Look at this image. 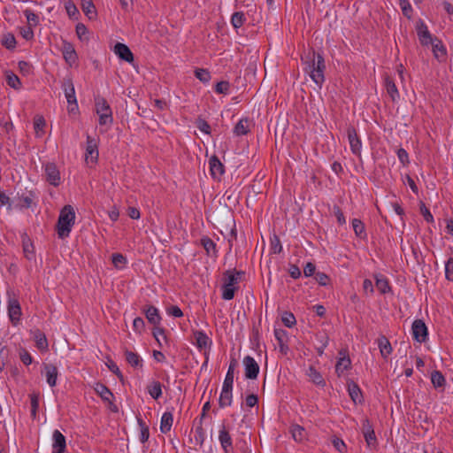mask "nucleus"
Masks as SVG:
<instances>
[{
  "mask_svg": "<svg viewBox=\"0 0 453 453\" xmlns=\"http://www.w3.org/2000/svg\"><path fill=\"white\" fill-rule=\"evenodd\" d=\"M303 62L305 64L304 71L309 73L311 79L318 86L321 87L325 81L324 72L326 69L323 57L312 50L308 53Z\"/></svg>",
  "mask_w": 453,
  "mask_h": 453,
  "instance_id": "f257e3e1",
  "label": "nucleus"
},
{
  "mask_svg": "<svg viewBox=\"0 0 453 453\" xmlns=\"http://www.w3.org/2000/svg\"><path fill=\"white\" fill-rule=\"evenodd\" d=\"M75 221V212L71 205H65L60 211L58 220V234L61 239L69 236Z\"/></svg>",
  "mask_w": 453,
  "mask_h": 453,
  "instance_id": "f03ea898",
  "label": "nucleus"
},
{
  "mask_svg": "<svg viewBox=\"0 0 453 453\" xmlns=\"http://www.w3.org/2000/svg\"><path fill=\"white\" fill-rule=\"evenodd\" d=\"M96 111L99 116V125H111L113 121L111 109L107 101L103 97L96 98Z\"/></svg>",
  "mask_w": 453,
  "mask_h": 453,
  "instance_id": "7ed1b4c3",
  "label": "nucleus"
},
{
  "mask_svg": "<svg viewBox=\"0 0 453 453\" xmlns=\"http://www.w3.org/2000/svg\"><path fill=\"white\" fill-rule=\"evenodd\" d=\"M62 88L68 103V111L75 112L78 110V104L75 96L74 85L72 78L65 77L62 81Z\"/></svg>",
  "mask_w": 453,
  "mask_h": 453,
  "instance_id": "20e7f679",
  "label": "nucleus"
},
{
  "mask_svg": "<svg viewBox=\"0 0 453 453\" xmlns=\"http://www.w3.org/2000/svg\"><path fill=\"white\" fill-rule=\"evenodd\" d=\"M46 180L52 186L58 187L61 183V175L58 168L53 163H48L44 166Z\"/></svg>",
  "mask_w": 453,
  "mask_h": 453,
  "instance_id": "39448f33",
  "label": "nucleus"
},
{
  "mask_svg": "<svg viewBox=\"0 0 453 453\" xmlns=\"http://www.w3.org/2000/svg\"><path fill=\"white\" fill-rule=\"evenodd\" d=\"M61 51L65 61L70 67H73L77 65L78 55L73 45L71 42L64 41Z\"/></svg>",
  "mask_w": 453,
  "mask_h": 453,
  "instance_id": "423d86ee",
  "label": "nucleus"
},
{
  "mask_svg": "<svg viewBox=\"0 0 453 453\" xmlns=\"http://www.w3.org/2000/svg\"><path fill=\"white\" fill-rule=\"evenodd\" d=\"M347 135L352 153L357 156H360L362 142L357 136L356 129L353 127H349L347 128Z\"/></svg>",
  "mask_w": 453,
  "mask_h": 453,
  "instance_id": "0eeeda50",
  "label": "nucleus"
},
{
  "mask_svg": "<svg viewBox=\"0 0 453 453\" xmlns=\"http://www.w3.org/2000/svg\"><path fill=\"white\" fill-rule=\"evenodd\" d=\"M243 365L245 369V377L250 380H254L257 377L259 372V365L256 360L247 356L243 358Z\"/></svg>",
  "mask_w": 453,
  "mask_h": 453,
  "instance_id": "6e6552de",
  "label": "nucleus"
},
{
  "mask_svg": "<svg viewBox=\"0 0 453 453\" xmlns=\"http://www.w3.org/2000/svg\"><path fill=\"white\" fill-rule=\"evenodd\" d=\"M98 149H97V142L96 141L90 137H87V147H86V154H85V160L88 164L90 163H96L98 159Z\"/></svg>",
  "mask_w": 453,
  "mask_h": 453,
  "instance_id": "1a4fd4ad",
  "label": "nucleus"
},
{
  "mask_svg": "<svg viewBox=\"0 0 453 453\" xmlns=\"http://www.w3.org/2000/svg\"><path fill=\"white\" fill-rule=\"evenodd\" d=\"M42 373L45 376L48 385L51 388L57 385L58 376V367L53 364H43Z\"/></svg>",
  "mask_w": 453,
  "mask_h": 453,
  "instance_id": "9d476101",
  "label": "nucleus"
},
{
  "mask_svg": "<svg viewBox=\"0 0 453 453\" xmlns=\"http://www.w3.org/2000/svg\"><path fill=\"white\" fill-rule=\"evenodd\" d=\"M412 334L413 338L418 342H426L427 338V327L426 324L420 320L417 319L412 324Z\"/></svg>",
  "mask_w": 453,
  "mask_h": 453,
  "instance_id": "9b49d317",
  "label": "nucleus"
},
{
  "mask_svg": "<svg viewBox=\"0 0 453 453\" xmlns=\"http://www.w3.org/2000/svg\"><path fill=\"white\" fill-rule=\"evenodd\" d=\"M209 165L212 178L219 180L225 173V167L217 156H212L210 157Z\"/></svg>",
  "mask_w": 453,
  "mask_h": 453,
  "instance_id": "f8f14e48",
  "label": "nucleus"
},
{
  "mask_svg": "<svg viewBox=\"0 0 453 453\" xmlns=\"http://www.w3.org/2000/svg\"><path fill=\"white\" fill-rule=\"evenodd\" d=\"M114 53L122 60L132 63L134 61V55L130 49L124 43L118 42L113 49Z\"/></svg>",
  "mask_w": 453,
  "mask_h": 453,
  "instance_id": "ddd939ff",
  "label": "nucleus"
},
{
  "mask_svg": "<svg viewBox=\"0 0 453 453\" xmlns=\"http://www.w3.org/2000/svg\"><path fill=\"white\" fill-rule=\"evenodd\" d=\"M53 439V453H63L65 449V438L58 430H55L52 434Z\"/></svg>",
  "mask_w": 453,
  "mask_h": 453,
  "instance_id": "4468645a",
  "label": "nucleus"
},
{
  "mask_svg": "<svg viewBox=\"0 0 453 453\" xmlns=\"http://www.w3.org/2000/svg\"><path fill=\"white\" fill-rule=\"evenodd\" d=\"M362 431L367 445L369 447L374 446L376 443V436L370 422L367 419L363 422Z\"/></svg>",
  "mask_w": 453,
  "mask_h": 453,
  "instance_id": "2eb2a0df",
  "label": "nucleus"
},
{
  "mask_svg": "<svg viewBox=\"0 0 453 453\" xmlns=\"http://www.w3.org/2000/svg\"><path fill=\"white\" fill-rule=\"evenodd\" d=\"M9 317L13 324H16L20 318L21 309L16 299H11L8 305Z\"/></svg>",
  "mask_w": 453,
  "mask_h": 453,
  "instance_id": "dca6fc26",
  "label": "nucleus"
},
{
  "mask_svg": "<svg viewBox=\"0 0 453 453\" xmlns=\"http://www.w3.org/2000/svg\"><path fill=\"white\" fill-rule=\"evenodd\" d=\"M289 432L292 435V438L296 442H303L308 438V434H307L306 430L304 429V427H303L297 424L292 425L290 426Z\"/></svg>",
  "mask_w": 453,
  "mask_h": 453,
  "instance_id": "f3484780",
  "label": "nucleus"
},
{
  "mask_svg": "<svg viewBox=\"0 0 453 453\" xmlns=\"http://www.w3.org/2000/svg\"><path fill=\"white\" fill-rule=\"evenodd\" d=\"M242 273L241 272H232V271H226L224 273V285L226 287H232L235 288V285L239 283Z\"/></svg>",
  "mask_w": 453,
  "mask_h": 453,
  "instance_id": "a211bd4d",
  "label": "nucleus"
},
{
  "mask_svg": "<svg viewBox=\"0 0 453 453\" xmlns=\"http://www.w3.org/2000/svg\"><path fill=\"white\" fill-rule=\"evenodd\" d=\"M232 389L233 387H222L221 394L219 396L220 407H226L231 405L233 399Z\"/></svg>",
  "mask_w": 453,
  "mask_h": 453,
  "instance_id": "6ab92c4d",
  "label": "nucleus"
},
{
  "mask_svg": "<svg viewBox=\"0 0 453 453\" xmlns=\"http://www.w3.org/2000/svg\"><path fill=\"white\" fill-rule=\"evenodd\" d=\"M418 35L421 44L429 45L433 43L431 35L424 23L418 27Z\"/></svg>",
  "mask_w": 453,
  "mask_h": 453,
  "instance_id": "aec40b11",
  "label": "nucleus"
},
{
  "mask_svg": "<svg viewBox=\"0 0 453 453\" xmlns=\"http://www.w3.org/2000/svg\"><path fill=\"white\" fill-rule=\"evenodd\" d=\"M306 375L309 377V380L312 381L314 384L321 387L325 386V380L322 375L313 366L309 367V369L306 372Z\"/></svg>",
  "mask_w": 453,
  "mask_h": 453,
  "instance_id": "412c9836",
  "label": "nucleus"
},
{
  "mask_svg": "<svg viewBox=\"0 0 453 453\" xmlns=\"http://www.w3.org/2000/svg\"><path fill=\"white\" fill-rule=\"evenodd\" d=\"M251 122L248 119H242L234 127V132L236 135H245L250 132Z\"/></svg>",
  "mask_w": 453,
  "mask_h": 453,
  "instance_id": "4be33fe9",
  "label": "nucleus"
},
{
  "mask_svg": "<svg viewBox=\"0 0 453 453\" xmlns=\"http://www.w3.org/2000/svg\"><path fill=\"white\" fill-rule=\"evenodd\" d=\"M340 355L342 357L339 358L335 365V372L339 376H341L350 365V359L347 357L342 351L340 352Z\"/></svg>",
  "mask_w": 453,
  "mask_h": 453,
  "instance_id": "5701e85b",
  "label": "nucleus"
},
{
  "mask_svg": "<svg viewBox=\"0 0 453 453\" xmlns=\"http://www.w3.org/2000/svg\"><path fill=\"white\" fill-rule=\"evenodd\" d=\"M34 338L36 343V347L42 351H46L48 349V341L43 333L40 330H35L34 333Z\"/></svg>",
  "mask_w": 453,
  "mask_h": 453,
  "instance_id": "b1692460",
  "label": "nucleus"
},
{
  "mask_svg": "<svg viewBox=\"0 0 453 453\" xmlns=\"http://www.w3.org/2000/svg\"><path fill=\"white\" fill-rule=\"evenodd\" d=\"M385 85H386L387 92L389 95V96L391 97V99L393 101H396L397 99H399V93L396 88V86L389 76L385 77Z\"/></svg>",
  "mask_w": 453,
  "mask_h": 453,
  "instance_id": "393cba45",
  "label": "nucleus"
},
{
  "mask_svg": "<svg viewBox=\"0 0 453 453\" xmlns=\"http://www.w3.org/2000/svg\"><path fill=\"white\" fill-rule=\"evenodd\" d=\"M81 9L89 19H94L96 17V7L92 0H82Z\"/></svg>",
  "mask_w": 453,
  "mask_h": 453,
  "instance_id": "a878e982",
  "label": "nucleus"
},
{
  "mask_svg": "<svg viewBox=\"0 0 453 453\" xmlns=\"http://www.w3.org/2000/svg\"><path fill=\"white\" fill-rule=\"evenodd\" d=\"M173 414L171 412H165L161 418L160 430L163 434H166L171 430L173 426Z\"/></svg>",
  "mask_w": 453,
  "mask_h": 453,
  "instance_id": "bb28decb",
  "label": "nucleus"
},
{
  "mask_svg": "<svg viewBox=\"0 0 453 453\" xmlns=\"http://www.w3.org/2000/svg\"><path fill=\"white\" fill-rule=\"evenodd\" d=\"M378 344L380 354L383 357H388L392 352V347L389 341L385 337L381 336L378 339Z\"/></svg>",
  "mask_w": 453,
  "mask_h": 453,
  "instance_id": "cd10ccee",
  "label": "nucleus"
},
{
  "mask_svg": "<svg viewBox=\"0 0 453 453\" xmlns=\"http://www.w3.org/2000/svg\"><path fill=\"white\" fill-rule=\"evenodd\" d=\"M219 441L221 443L222 448L226 452H228V449L232 447V439L229 433L226 430L225 427L219 431Z\"/></svg>",
  "mask_w": 453,
  "mask_h": 453,
  "instance_id": "c85d7f7f",
  "label": "nucleus"
},
{
  "mask_svg": "<svg viewBox=\"0 0 453 453\" xmlns=\"http://www.w3.org/2000/svg\"><path fill=\"white\" fill-rule=\"evenodd\" d=\"M95 391L104 401L111 403L113 395L104 384L96 383L95 386Z\"/></svg>",
  "mask_w": 453,
  "mask_h": 453,
  "instance_id": "c756f323",
  "label": "nucleus"
},
{
  "mask_svg": "<svg viewBox=\"0 0 453 453\" xmlns=\"http://www.w3.org/2000/svg\"><path fill=\"white\" fill-rule=\"evenodd\" d=\"M145 316L147 319L153 325H158L161 319L158 310L154 306H150L145 311Z\"/></svg>",
  "mask_w": 453,
  "mask_h": 453,
  "instance_id": "7c9ffc66",
  "label": "nucleus"
},
{
  "mask_svg": "<svg viewBox=\"0 0 453 453\" xmlns=\"http://www.w3.org/2000/svg\"><path fill=\"white\" fill-rule=\"evenodd\" d=\"M45 119L41 115H36L34 119V129L36 136L41 137L44 134Z\"/></svg>",
  "mask_w": 453,
  "mask_h": 453,
  "instance_id": "2f4dec72",
  "label": "nucleus"
},
{
  "mask_svg": "<svg viewBox=\"0 0 453 453\" xmlns=\"http://www.w3.org/2000/svg\"><path fill=\"white\" fill-rule=\"evenodd\" d=\"M201 244L206 250L207 255L215 256L216 255V244L214 242L207 236H204L201 239Z\"/></svg>",
  "mask_w": 453,
  "mask_h": 453,
  "instance_id": "473e14b6",
  "label": "nucleus"
},
{
  "mask_svg": "<svg viewBox=\"0 0 453 453\" xmlns=\"http://www.w3.org/2000/svg\"><path fill=\"white\" fill-rule=\"evenodd\" d=\"M195 339L196 342V346L200 349H205L208 345L211 344V341L209 337L203 332H196Z\"/></svg>",
  "mask_w": 453,
  "mask_h": 453,
  "instance_id": "72a5a7b5",
  "label": "nucleus"
},
{
  "mask_svg": "<svg viewBox=\"0 0 453 453\" xmlns=\"http://www.w3.org/2000/svg\"><path fill=\"white\" fill-rule=\"evenodd\" d=\"M235 366H236V362L234 360L230 363V365L228 367L226 375L224 382H223L224 387H233Z\"/></svg>",
  "mask_w": 453,
  "mask_h": 453,
  "instance_id": "f704fd0d",
  "label": "nucleus"
},
{
  "mask_svg": "<svg viewBox=\"0 0 453 453\" xmlns=\"http://www.w3.org/2000/svg\"><path fill=\"white\" fill-rule=\"evenodd\" d=\"M148 392L154 399H158L162 395L161 384L158 381H152L148 386Z\"/></svg>",
  "mask_w": 453,
  "mask_h": 453,
  "instance_id": "c9c22d12",
  "label": "nucleus"
},
{
  "mask_svg": "<svg viewBox=\"0 0 453 453\" xmlns=\"http://www.w3.org/2000/svg\"><path fill=\"white\" fill-rule=\"evenodd\" d=\"M24 15L27 18V26H30V27H35L39 25V22H40L39 16L37 14H35L34 12H32L31 10H28V9L25 10Z\"/></svg>",
  "mask_w": 453,
  "mask_h": 453,
  "instance_id": "e433bc0d",
  "label": "nucleus"
},
{
  "mask_svg": "<svg viewBox=\"0 0 453 453\" xmlns=\"http://www.w3.org/2000/svg\"><path fill=\"white\" fill-rule=\"evenodd\" d=\"M111 261L115 268L120 270L127 265V258L120 253H114L111 256Z\"/></svg>",
  "mask_w": 453,
  "mask_h": 453,
  "instance_id": "4c0bfd02",
  "label": "nucleus"
},
{
  "mask_svg": "<svg viewBox=\"0 0 453 453\" xmlns=\"http://www.w3.org/2000/svg\"><path fill=\"white\" fill-rule=\"evenodd\" d=\"M246 20L245 15L242 12H236L232 15L231 24L234 28L241 27Z\"/></svg>",
  "mask_w": 453,
  "mask_h": 453,
  "instance_id": "58836bf2",
  "label": "nucleus"
},
{
  "mask_svg": "<svg viewBox=\"0 0 453 453\" xmlns=\"http://www.w3.org/2000/svg\"><path fill=\"white\" fill-rule=\"evenodd\" d=\"M6 81H7V84L13 88H15V89L20 88L21 82L19 81V78L15 73H13L12 72H7L6 73Z\"/></svg>",
  "mask_w": 453,
  "mask_h": 453,
  "instance_id": "ea45409f",
  "label": "nucleus"
},
{
  "mask_svg": "<svg viewBox=\"0 0 453 453\" xmlns=\"http://www.w3.org/2000/svg\"><path fill=\"white\" fill-rule=\"evenodd\" d=\"M352 226L356 235L359 238L365 237V225L360 219H354L352 220Z\"/></svg>",
  "mask_w": 453,
  "mask_h": 453,
  "instance_id": "a19ab883",
  "label": "nucleus"
},
{
  "mask_svg": "<svg viewBox=\"0 0 453 453\" xmlns=\"http://www.w3.org/2000/svg\"><path fill=\"white\" fill-rule=\"evenodd\" d=\"M431 380L435 388H441L445 384V378L439 371H434L432 372Z\"/></svg>",
  "mask_w": 453,
  "mask_h": 453,
  "instance_id": "79ce46f5",
  "label": "nucleus"
},
{
  "mask_svg": "<svg viewBox=\"0 0 453 453\" xmlns=\"http://www.w3.org/2000/svg\"><path fill=\"white\" fill-rule=\"evenodd\" d=\"M399 4L403 14L409 19L412 18L413 9L409 2V0H399Z\"/></svg>",
  "mask_w": 453,
  "mask_h": 453,
  "instance_id": "37998d69",
  "label": "nucleus"
},
{
  "mask_svg": "<svg viewBox=\"0 0 453 453\" xmlns=\"http://www.w3.org/2000/svg\"><path fill=\"white\" fill-rule=\"evenodd\" d=\"M126 359L132 366H138L141 365L142 360L140 357L128 349L125 350Z\"/></svg>",
  "mask_w": 453,
  "mask_h": 453,
  "instance_id": "c03bdc74",
  "label": "nucleus"
},
{
  "mask_svg": "<svg viewBox=\"0 0 453 453\" xmlns=\"http://www.w3.org/2000/svg\"><path fill=\"white\" fill-rule=\"evenodd\" d=\"M349 395H350L351 399L353 400V402H355V403L361 402V399H362L361 391H360L359 388L357 387V385H356L354 383L349 384Z\"/></svg>",
  "mask_w": 453,
  "mask_h": 453,
  "instance_id": "a18cd8bd",
  "label": "nucleus"
},
{
  "mask_svg": "<svg viewBox=\"0 0 453 453\" xmlns=\"http://www.w3.org/2000/svg\"><path fill=\"white\" fill-rule=\"evenodd\" d=\"M195 75L199 81H201L203 83H207L211 80L210 72L206 69H202V68L196 69L195 71Z\"/></svg>",
  "mask_w": 453,
  "mask_h": 453,
  "instance_id": "49530a36",
  "label": "nucleus"
},
{
  "mask_svg": "<svg viewBox=\"0 0 453 453\" xmlns=\"http://www.w3.org/2000/svg\"><path fill=\"white\" fill-rule=\"evenodd\" d=\"M376 288L382 294L388 292L390 289V288L388 286V282L387 279L384 277L376 278Z\"/></svg>",
  "mask_w": 453,
  "mask_h": 453,
  "instance_id": "de8ad7c7",
  "label": "nucleus"
},
{
  "mask_svg": "<svg viewBox=\"0 0 453 453\" xmlns=\"http://www.w3.org/2000/svg\"><path fill=\"white\" fill-rule=\"evenodd\" d=\"M283 324L288 327H292L296 325V320L295 316L291 312L285 311L281 316Z\"/></svg>",
  "mask_w": 453,
  "mask_h": 453,
  "instance_id": "09e8293b",
  "label": "nucleus"
},
{
  "mask_svg": "<svg viewBox=\"0 0 453 453\" xmlns=\"http://www.w3.org/2000/svg\"><path fill=\"white\" fill-rule=\"evenodd\" d=\"M65 8L66 10L68 16L71 18L75 17L79 13L76 5L73 4L72 0L65 1Z\"/></svg>",
  "mask_w": 453,
  "mask_h": 453,
  "instance_id": "8fccbe9b",
  "label": "nucleus"
},
{
  "mask_svg": "<svg viewBox=\"0 0 453 453\" xmlns=\"http://www.w3.org/2000/svg\"><path fill=\"white\" fill-rule=\"evenodd\" d=\"M236 288L226 287L223 284L222 286V298L225 300H231L234 296Z\"/></svg>",
  "mask_w": 453,
  "mask_h": 453,
  "instance_id": "3c124183",
  "label": "nucleus"
},
{
  "mask_svg": "<svg viewBox=\"0 0 453 453\" xmlns=\"http://www.w3.org/2000/svg\"><path fill=\"white\" fill-rule=\"evenodd\" d=\"M34 197L35 196L33 193H30L29 196H22L19 198V203L23 208H29L33 203Z\"/></svg>",
  "mask_w": 453,
  "mask_h": 453,
  "instance_id": "603ef678",
  "label": "nucleus"
},
{
  "mask_svg": "<svg viewBox=\"0 0 453 453\" xmlns=\"http://www.w3.org/2000/svg\"><path fill=\"white\" fill-rule=\"evenodd\" d=\"M23 250L27 259H32L34 257V248L29 240L23 242Z\"/></svg>",
  "mask_w": 453,
  "mask_h": 453,
  "instance_id": "864d4df0",
  "label": "nucleus"
},
{
  "mask_svg": "<svg viewBox=\"0 0 453 453\" xmlns=\"http://www.w3.org/2000/svg\"><path fill=\"white\" fill-rule=\"evenodd\" d=\"M196 127L203 133L209 134L211 133L210 125L202 119H198L196 122Z\"/></svg>",
  "mask_w": 453,
  "mask_h": 453,
  "instance_id": "5fc2aeb1",
  "label": "nucleus"
},
{
  "mask_svg": "<svg viewBox=\"0 0 453 453\" xmlns=\"http://www.w3.org/2000/svg\"><path fill=\"white\" fill-rule=\"evenodd\" d=\"M31 401V415L33 418L36 417V412L39 408V399L36 395H32L30 396Z\"/></svg>",
  "mask_w": 453,
  "mask_h": 453,
  "instance_id": "6e6d98bb",
  "label": "nucleus"
},
{
  "mask_svg": "<svg viewBox=\"0 0 453 453\" xmlns=\"http://www.w3.org/2000/svg\"><path fill=\"white\" fill-rule=\"evenodd\" d=\"M445 275L449 280H453V258L450 257L445 265Z\"/></svg>",
  "mask_w": 453,
  "mask_h": 453,
  "instance_id": "4d7b16f0",
  "label": "nucleus"
},
{
  "mask_svg": "<svg viewBox=\"0 0 453 453\" xmlns=\"http://www.w3.org/2000/svg\"><path fill=\"white\" fill-rule=\"evenodd\" d=\"M229 87L230 86L227 81H220L216 84L215 90L219 94H227Z\"/></svg>",
  "mask_w": 453,
  "mask_h": 453,
  "instance_id": "13d9d810",
  "label": "nucleus"
},
{
  "mask_svg": "<svg viewBox=\"0 0 453 453\" xmlns=\"http://www.w3.org/2000/svg\"><path fill=\"white\" fill-rule=\"evenodd\" d=\"M332 443L334 445V447L339 451V452H345L346 451V445L344 443V441L340 439V438H337V437H334L333 440H332Z\"/></svg>",
  "mask_w": 453,
  "mask_h": 453,
  "instance_id": "bf43d9fd",
  "label": "nucleus"
},
{
  "mask_svg": "<svg viewBox=\"0 0 453 453\" xmlns=\"http://www.w3.org/2000/svg\"><path fill=\"white\" fill-rule=\"evenodd\" d=\"M19 357L26 365H28L32 363V357L30 356L29 352L24 349L19 350Z\"/></svg>",
  "mask_w": 453,
  "mask_h": 453,
  "instance_id": "052dcab7",
  "label": "nucleus"
},
{
  "mask_svg": "<svg viewBox=\"0 0 453 453\" xmlns=\"http://www.w3.org/2000/svg\"><path fill=\"white\" fill-rule=\"evenodd\" d=\"M20 34L26 40H31L34 37L33 27H30V26L21 27Z\"/></svg>",
  "mask_w": 453,
  "mask_h": 453,
  "instance_id": "680f3d73",
  "label": "nucleus"
},
{
  "mask_svg": "<svg viewBox=\"0 0 453 453\" xmlns=\"http://www.w3.org/2000/svg\"><path fill=\"white\" fill-rule=\"evenodd\" d=\"M334 216L336 217L337 219V221L340 225H344L346 223V219H345V217L342 211V210L340 209V207L338 206H334Z\"/></svg>",
  "mask_w": 453,
  "mask_h": 453,
  "instance_id": "e2e57ef3",
  "label": "nucleus"
},
{
  "mask_svg": "<svg viewBox=\"0 0 453 453\" xmlns=\"http://www.w3.org/2000/svg\"><path fill=\"white\" fill-rule=\"evenodd\" d=\"M145 324L142 318H135L133 321V328L134 331L141 333L144 329Z\"/></svg>",
  "mask_w": 453,
  "mask_h": 453,
  "instance_id": "0e129e2a",
  "label": "nucleus"
},
{
  "mask_svg": "<svg viewBox=\"0 0 453 453\" xmlns=\"http://www.w3.org/2000/svg\"><path fill=\"white\" fill-rule=\"evenodd\" d=\"M167 313L175 318H180L183 316L182 311L176 305L170 306L166 310Z\"/></svg>",
  "mask_w": 453,
  "mask_h": 453,
  "instance_id": "69168bd1",
  "label": "nucleus"
},
{
  "mask_svg": "<svg viewBox=\"0 0 453 453\" xmlns=\"http://www.w3.org/2000/svg\"><path fill=\"white\" fill-rule=\"evenodd\" d=\"M315 279L321 286H326L329 280L328 276L324 273H318L315 276Z\"/></svg>",
  "mask_w": 453,
  "mask_h": 453,
  "instance_id": "338daca9",
  "label": "nucleus"
},
{
  "mask_svg": "<svg viewBox=\"0 0 453 453\" xmlns=\"http://www.w3.org/2000/svg\"><path fill=\"white\" fill-rule=\"evenodd\" d=\"M15 44H16V41H15V38L13 35H8L4 37V45L7 48V49H12V48H14L15 47Z\"/></svg>",
  "mask_w": 453,
  "mask_h": 453,
  "instance_id": "774afa93",
  "label": "nucleus"
}]
</instances>
